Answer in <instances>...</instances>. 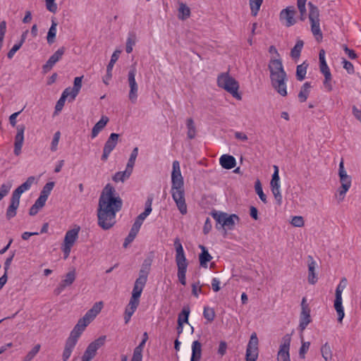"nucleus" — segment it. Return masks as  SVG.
<instances>
[{"label": "nucleus", "instance_id": "f257e3e1", "mask_svg": "<svg viewBox=\"0 0 361 361\" xmlns=\"http://www.w3.org/2000/svg\"><path fill=\"white\" fill-rule=\"evenodd\" d=\"M122 200L115 188L107 184L99 200L97 209L98 224L104 230L111 228L116 224V214L121 209Z\"/></svg>", "mask_w": 361, "mask_h": 361}, {"label": "nucleus", "instance_id": "f03ea898", "mask_svg": "<svg viewBox=\"0 0 361 361\" xmlns=\"http://www.w3.org/2000/svg\"><path fill=\"white\" fill-rule=\"evenodd\" d=\"M171 183V195L173 200L176 202L179 212L184 215L187 214L188 209L185 198L183 178L181 175L180 164L178 161L173 162Z\"/></svg>", "mask_w": 361, "mask_h": 361}, {"label": "nucleus", "instance_id": "7ed1b4c3", "mask_svg": "<svg viewBox=\"0 0 361 361\" xmlns=\"http://www.w3.org/2000/svg\"><path fill=\"white\" fill-rule=\"evenodd\" d=\"M270 80L273 88L282 97H286L287 92V75L284 71L281 59L280 58H271L269 65Z\"/></svg>", "mask_w": 361, "mask_h": 361}, {"label": "nucleus", "instance_id": "20e7f679", "mask_svg": "<svg viewBox=\"0 0 361 361\" xmlns=\"http://www.w3.org/2000/svg\"><path fill=\"white\" fill-rule=\"evenodd\" d=\"M35 178L30 176L26 181L18 186L13 192L11 198V204L6 210V218L10 219L16 215V210L20 204V198L21 195L26 190H28L35 183Z\"/></svg>", "mask_w": 361, "mask_h": 361}, {"label": "nucleus", "instance_id": "39448f33", "mask_svg": "<svg viewBox=\"0 0 361 361\" xmlns=\"http://www.w3.org/2000/svg\"><path fill=\"white\" fill-rule=\"evenodd\" d=\"M174 247L176 250L175 260L177 265V276L178 281L183 286L186 285V271L188 266V262L185 257L183 245L179 238L174 240Z\"/></svg>", "mask_w": 361, "mask_h": 361}, {"label": "nucleus", "instance_id": "423d86ee", "mask_svg": "<svg viewBox=\"0 0 361 361\" xmlns=\"http://www.w3.org/2000/svg\"><path fill=\"white\" fill-rule=\"evenodd\" d=\"M338 176L341 185L335 194V197L338 202H341L343 201L346 192L351 187L352 182L350 176L347 174L344 169L343 161L339 164Z\"/></svg>", "mask_w": 361, "mask_h": 361}, {"label": "nucleus", "instance_id": "0eeeda50", "mask_svg": "<svg viewBox=\"0 0 361 361\" xmlns=\"http://www.w3.org/2000/svg\"><path fill=\"white\" fill-rule=\"evenodd\" d=\"M218 86L224 89L231 93L233 97L240 99L241 97L238 92V82L231 77L228 73H221L217 78Z\"/></svg>", "mask_w": 361, "mask_h": 361}, {"label": "nucleus", "instance_id": "6e6552de", "mask_svg": "<svg viewBox=\"0 0 361 361\" xmlns=\"http://www.w3.org/2000/svg\"><path fill=\"white\" fill-rule=\"evenodd\" d=\"M310 8L309 19L311 23V31L317 41L322 39V32L319 24V13L317 7L314 6L311 2L308 4Z\"/></svg>", "mask_w": 361, "mask_h": 361}, {"label": "nucleus", "instance_id": "1a4fd4ad", "mask_svg": "<svg viewBox=\"0 0 361 361\" xmlns=\"http://www.w3.org/2000/svg\"><path fill=\"white\" fill-rule=\"evenodd\" d=\"M80 230V226H75L66 233L62 245V251L64 254L65 259L68 258L69 256L72 247L78 238Z\"/></svg>", "mask_w": 361, "mask_h": 361}, {"label": "nucleus", "instance_id": "9d476101", "mask_svg": "<svg viewBox=\"0 0 361 361\" xmlns=\"http://www.w3.org/2000/svg\"><path fill=\"white\" fill-rule=\"evenodd\" d=\"M106 338V336H102L91 342L82 356V361H91L96 356L98 349L104 345Z\"/></svg>", "mask_w": 361, "mask_h": 361}, {"label": "nucleus", "instance_id": "9b49d317", "mask_svg": "<svg viewBox=\"0 0 361 361\" xmlns=\"http://www.w3.org/2000/svg\"><path fill=\"white\" fill-rule=\"evenodd\" d=\"M319 68L320 71L324 75V86L327 92H331L333 89L331 85V74L330 69L326 62L325 59V51L324 49H321L319 54Z\"/></svg>", "mask_w": 361, "mask_h": 361}, {"label": "nucleus", "instance_id": "f8f14e48", "mask_svg": "<svg viewBox=\"0 0 361 361\" xmlns=\"http://www.w3.org/2000/svg\"><path fill=\"white\" fill-rule=\"evenodd\" d=\"M310 312L311 310L307 302V299L306 298H303L301 301V312L300 314L299 323V329L301 332L312 322Z\"/></svg>", "mask_w": 361, "mask_h": 361}, {"label": "nucleus", "instance_id": "ddd939ff", "mask_svg": "<svg viewBox=\"0 0 361 361\" xmlns=\"http://www.w3.org/2000/svg\"><path fill=\"white\" fill-rule=\"evenodd\" d=\"M136 68L131 66L128 75V81L130 86L129 99L132 103H135L137 98L138 86L135 81Z\"/></svg>", "mask_w": 361, "mask_h": 361}, {"label": "nucleus", "instance_id": "4468645a", "mask_svg": "<svg viewBox=\"0 0 361 361\" xmlns=\"http://www.w3.org/2000/svg\"><path fill=\"white\" fill-rule=\"evenodd\" d=\"M212 216L216 221L221 225V227L231 229L235 224L234 219H238L235 214L228 216L226 213H212Z\"/></svg>", "mask_w": 361, "mask_h": 361}, {"label": "nucleus", "instance_id": "2eb2a0df", "mask_svg": "<svg viewBox=\"0 0 361 361\" xmlns=\"http://www.w3.org/2000/svg\"><path fill=\"white\" fill-rule=\"evenodd\" d=\"M75 279L76 271L75 269H73L65 274L58 286L54 289V293L57 295H59L66 288L71 286Z\"/></svg>", "mask_w": 361, "mask_h": 361}, {"label": "nucleus", "instance_id": "dca6fc26", "mask_svg": "<svg viewBox=\"0 0 361 361\" xmlns=\"http://www.w3.org/2000/svg\"><path fill=\"white\" fill-rule=\"evenodd\" d=\"M119 135L117 133H111L104 144L103 149V154L102 155V159L103 161H106L110 153L114 150L116 147L118 140Z\"/></svg>", "mask_w": 361, "mask_h": 361}, {"label": "nucleus", "instance_id": "f3484780", "mask_svg": "<svg viewBox=\"0 0 361 361\" xmlns=\"http://www.w3.org/2000/svg\"><path fill=\"white\" fill-rule=\"evenodd\" d=\"M295 10L294 7L289 6L283 9L280 13V20L286 26L290 27L295 23L294 18Z\"/></svg>", "mask_w": 361, "mask_h": 361}, {"label": "nucleus", "instance_id": "a211bd4d", "mask_svg": "<svg viewBox=\"0 0 361 361\" xmlns=\"http://www.w3.org/2000/svg\"><path fill=\"white\" fill-rule=\"evenodd\" d=\"M65 52V48L61 47L56 52H54L42 66L44 73H47L51 70L53 66L62 58Z\"/></svg>", "mask_w": 361, "mask_h": 361}, {"label": "nucleus", "instance_id": "6ab92c4d", "mask_svg": "<svg viewBox=\"0 0 361 361\" xmlns=\"http://www.w3.org/2000/svg\"><path fill=\"white\" fill-rule=\"evenodd\" d=\"M290 343V338L283 339V342L280 345V349L278 352L277 361H290L289 354Z\"/></svg>", "mask_w": 361, "mask_h": 361}, {"label": "nucleus", "instance_id": "aec40b11", "mask_svg": "<svg viewBox=\"0 0 361 361\" xmlns=\"http://www.w3.org/2000/svg\"><path fill=\"white\" fill-rule=\"evenodd\" d=\"M259 341L255 332L250 338V361H257L259 356Z\"/></svg>", "mask_w": 361, "mask_h": 361}, {"label": "nucleus", "instance_id": "412c9836", "mask_svg": "<svg viewBox=\"0 0 361 361\" xmlns=\"http://www.w3.org/2000/svg\"><path fill=\"white\" fill-rule=\"evenodd\" d=\"M25 126L21 125L17 126V134L15 137L14 154L18 156L20 154L21 148L24 141Z\"/></svg>", "mask_w": 361, "mask_h": 361}, {"label": "nucleus", "instance_id": "4be33fe9", "mask_svg": "<svg viewBox=\"0 0 361 361\" xmlns=\"http://www.w3.org/2000/svg\"><path fill=\"white\" fill-rule=\"evenodd\" d=\"M77 343L78 341H75V339L71 338L69 337L67 338L65 343V346L62 354L63 361H67L70 358Z\"/></svg>", "mask_w": 361, "mask_h": 361}, {"label": "nucleus", "instance_id": "5701e85b", "mask_svg": "<svg viewBox=\"0 0 361 361\" xmlns=\"http://www.w3.org/2000/svg\"><path fill=\"white\" fill-rule=\"evenodd\" d=\"M271 191L279 205L282 204V195L281 192V183L280 181L271 180L270 181Z\"/></svg>", "mask_w": 361, "mask_h": 361}, {"label": "nucleus", "instance_id": "b1692460", "mask_svg": "<svg viewBox=\"0 0 361 361\" xmlns=\"http://www.w3.org/2000/svg\"><path fill=\"white\" fill-rule=\"evenodd\" d=\"M310 261L308 262V277L307 280L309 283L314 285L317 281V276L315 273V269L317 266L316 262L312 257H309Z\"/></svg>", "mask_w": 361, "mask_h": 361}, {"label": "nucleus", "instance_id": "393cba45", "mask_svg": "<svg viewBox=\"0 0 361 361\" xmlns=\"http://www.w3.org/2000/svg\"><path fill=\"white\" fill-rule=\"evenodd\" d=\"M219 163L224 169H231L235 167L236 161L233 156L224 154L220 157Z\"/></svg>", "mask_w": 361, "mask_h": 361}, {"label": "nucleus", "instance_id": "a878e982", "mask_svg": "<svg viewBox=\"0 0 361 361\" xmlns=\"http://www.w3.org/2000/svg\"><path fill=\"white\" fill-rule=\"evenodd\" d=\"M87 326V325L86 324L79 319L68 337L78 341V338H80L82 333L85 331Z\"/></svg>", "mask_w": 361, "mask_h": 361}, {"label": "nucleus", "instance_id": "bb28decb", "mask_svg": "<svg viewBox=\"0 0 361 361\" xmlns=\"http://www.w3.org/2000/svg\"><path fill=\"white\" fill-rule=\"evenodd\" d=\"M109 122V118L106 116H103L101 119L94 126L91 133L92 138L96 137L100 131H102L107 123Z\"/></svg>", "mask_w": 361, "mask_h": 361}, {"label": "nucleus", "instance_id": "cd10ccee", "mask_svg": "<svg viewBox=\"0 0 361 361\" xmlns=\"http://www.w3.org/2000/svg\"><path fill=\"white\" fill-rule=\"evenodd\" d=\"M202 356V344L198 341H195L192 344V356L190 361H200Z\"/></svg>", "mask_w": 361, "mask_h": 361}, {"label": "nucleus", "instance_id": "c85d7f7f", "mask_svg": "<svg viewBox=\"0 0 361 361\" xmlns=\"http://www.w3.org/2000/svg\"><path fill=\"white\" fill-rule=\"evenodd\" d=\"M199 247L202 250V252L199 256L200 266L207 268V263L212 260V257L204 245H200Z\"/></svg>", "mask_w": 361, "mask_h": 361}, {"label": "nucleus", "instance_id": "c756f323", "mask_svg": "<svg viewBox=\"0 0 361 361\" xmlns=\"http://www.w3.org/2000/svg\"><path fill=\"white\" fill-rule=\"evenodd\" d=\"M47 200V199L44 197V196L39 195V197L35 201V204L30 209V215L34 216L37 214L39 210L44 206Z\"/></svg>", "mask_w": 361, "mask_h": 361}, {"label": "nucleus", "instance_id": "7c9ffc66", "mask_svg": "<svg viewBox=\"0 0 361 361\" xmlns=\"http://www.w3.org/2000/svg\"><path fill=\"white\" fill-rule=\"evenodd\" d=\"M190 314V308L188 307H184L182 312L178 314V334L180 335L183 332V322H182V316H184V322L188 323V316Z\"/></svg>", "mask_w": 361, "mask_h": 361}, {"label": "nucleus", "instance_id": "2f4dec72", "mask_svg": "<svg viewBox=\"0 0 361 361\" xmlns=\"http://www.w3.org/2000/svg\"><path fill=\"white\" fill-rule=\"evenodd\" d=\"M140 225H139L138 223H134V224L133 225L131 229H130V231L128 234V235L126 237V238L125 239V242L123 243V247H126L128 244H130L135 238V236L137 235L140 228Z\"/></svg>", "mask_w": 361, "mask_h": 361}, {"label": "nucleus", "instance_id": "473e14b6", "mask_svg": "<svg viewBox=\"0 0 361 361\" xmlns=\"http://www.w3.org/2000/svg\"><path fill=\"white\" fill-rule=\"evenodd\" d=\"M178 17L180 20H185L188 19L191 14L190 8L184 3H179V7L178 9Z\"/></svg>", "mask_w": 361, "mask_h": 361}, {"label": "nucleus", "instance_id": "72a5a7b5", "mask_svg": "<svg viewBox=\"0 0 361 361\" xmlns=\"http://www.w3.org/2000/svg\"><path fill=\"white\" fill-rule=\"evenodd\" d=\"M311 85L310 82H306L303 84V85L301 87V89L300 90V92L298 94V99L300 102H305L310 92Z\"/></svg>", "mask_w": 361, "mask_h": 361}, {"label": "nucleus", "instance_id": "f704fd0d", "mask_svg": "<svg viewBox=\"0 0 361 361\" xmlns=\"http://www.w3.org/2000/svg\"><path fill=\"white\" fill-rule=\"evenodd\" d=\"M120 53H121V51L116 50L111 55L110 62H109V65L107 66V68H106V80H109L111 78V71H112L113 67L114 66V63L117 61Z\"/></svg>", "mask_w": 361, "mask_h": 361}, {"label": "nucleus", "instance_id": "c9c22d12", "mask_svg": "<svg viewBox=\"0 0 361 361\" xmlns=\"http://www.w3.org/2000/svg\"><path fill=\"white\" fill-rule=\"evenodd\" d=\"M56 27L57 23L53 19L51 20V25L48 31L47 36V42L49 44H51L55 42V38L56 35Z\"/></svg>", "mask_w": 361, "mask_h": 361}, {"label": "nucleus", "instance_id": "e433bc0d", "mask_svg": "<svg viewBox=\"0 0 361 361\" xmlns=\"http://www.w3.org/2000/svg\"><path fill=\"white\" fill-rule=\"evenodd\" d=\"M322 357L325 361H332V351L328 343L324 344L320 349Z\"/></svg>", "mask_w": 361, "mask_h": 361}, {"label": "nucleus", "instance_id": "4c0bfd02", "mask_svg": "<svg viewBox=\"0 0 361 361\" xmlns=\"http://www.w3.org/2000/svg\"><path fill=\"white\" fill-rule=\"evenodd\" d=\"M334 307L338 316V320L339 322H341L345 315L342 305V298H336L334 301Z\"/></svg>", "mask_w": 361, "mask_h": 361}, {"label": "nucleus", "instance_id": "58836bf2", "mask_svg": "<svg viewBox=\"0 0 361 361\" xmlns=\"http://www.w3.org/2000/svg\"><path fill=\"white\" fill-rule=\"evenodd\" d=\"M146 283L135 280L132 292V296L140 298Z\"/></svg>", "mask_w": 361, "mask_h": 361}, {"label": "nucleus", "instance_id": "ea45409f", "mask_svg": "<svg viewBox=\"0 0 361 361\" xmlns=\"http://www.w3.org/2000/svg\"><path fill=\"white\" fill-rule=\"evenodd\" d=\"M303 44H304V43L302 40L297 41L295 45L291 49V51H290V56L293 59L297 60L299 59V57L300 56L301 51L303 47Z\"/></svg>", "mask_w": 361, "mask_h": 361}, {"label": "nucleus", "instance_id": "a19ab883", "mask_svg": "<svg viewBox=\"0 0 361 361\" xmlns=\"http://www.w3.org/2000/svg\"><path fill=\"white\" fill-rule=\"evenodd\" d=\"M307 64L304 62L300 65H298L296 68V77L300 81L305 79L307 73Z\"/></svg>", "mask_w": 361, "mask_h": 361}, {"label": "nucleus", "instance_id": "79ce46f5", "mask_svg": "<svg viewBox=\"0 0 361 361\" xmlns=\"http://www.w3.org/2000/svg\"><path fill=\"white\" fill-rule=\"evenodd\" d=\"M186 125L188 128V137L189 139H193L196 135V128L192 118H188L186 121Z\"/></svg>", "mask_w": 361, "mask_h": 361}, {"label": "nucleus", "instance_id": "37998d69", "mask_svg": "<svg viewBox=\"0 0 361 361\" xmlns=\"http://www.w3.org/2000/svg\"><path fill=\"white\" fill-rule=\"evenodd\" d=\"M255 190L262 202L266 204L267 202V196L263 192L262 186L259 179L255 183Z\"/></svg>", "mask_w": 361, "mask_h": 361}, {"label": "nucleus", "instance_id": "c03bdc74", "mask_svg": "<svg viewBox=\"0 0 361 361\" xmlns=\"http://www.w3.org/2000/svg\"><path fill=\"white\" fill-rule=\"evenodd\" d=\"M263 3V0H250V7L252 15L256 16Z\"/></svg>", "mask_w": 361, "mask_h": 361}, {"label": "nucleus", "instance_id": "a18cd8bd", "mask_svg": "<svg viewBox=\"0 0 361 361\" xmlns=\"http://www.w3.org/2000/svg\"><path fill=\"white\" fill-rule=\"evenodd\" d=\"M130 173H129V171H119L117 172L113 177V180L115 182L121 181L123 182L125 180L128 179L130 176Z\"/></svg>", "mask_w": 361, "mask_h": 361}, {"label": "nucleus", "instance_id": "49530a36", "mask_svg": "<svg viewBox=\"0 0 361 361\" xmlns=\"http://www.w3.org/2000/svg\"><path fill=\"white\" fill-rule=\"evenodd\" d=\"M41 345L39 344L35 345L31 350H30L25 356L23 361H31L34 357L39 353Z\"/></svg>", "mask_w": 361, "mask_h": 361}, {"label": "nucleus", "instance_id": "de8ad7c7", "mask_svg": "<svg viewBox=\"0 0 361 361\" xmlns=\"http://www.w3.org/2000/svg\"><path fill=\"white\" fill-rule=\"evenodd\" d=\"M104 306V303L102 301L95 302L91 309L87 312L91 314L93 317H96L97 315L101 312Z\"/></svg>", "mask_w": 361, "mask_h": 361}, {"label": "nucleus", "instance_id": "09e8293b", "mask_svg": "<svg viewBox=\"0 0 361 361\" xmlns=\"http://www.w3.org/2000/svg\"><path fill=\"white\" fill-rule=\"evenodd\" d=\"M307 0H298V8L300 14V20L304 21L306 19V4Z\"/></svg>", "mask_w": 361, "mask_h": 361}, {"label": "nucleus", "instance_id": "8fccbe9b", "mask_svg": "<svg viewBox=\"0 0 361 361\" xmlns=\"http://www.w3.org/2000/svg\"><path fill=\"white\" fill-rule=\"evenodd\" d=\"M54 186V182H49V183H46L40 192V195L44 196V197L47 199L49 194L51 193V190H53Z\"/></svg>", "mask_w": 361, "mask_h": 361}, {"label": "nucleus", "instance_id": "3c124183", "mask_svg": "<svg viewBox=\"0 0 361 361\" xmlns=\"http://www.w3.org/2000/svg\"><path fill=\"white\" fill-rule=\"evenodd\" d=\"M135 44V35H130L126 41V51L128 54H130L133 51V47Z\"/></svg>", "mask_w": 361, "mask_h": 361}, {"label": "nucleus", "instance_id": "603ef678", "mask_svg": "<svg viewBox=\"0 0 361 361\" xmlns=\"http://www.w3.org/2000/svg\"><path fill=\"white\" fill-rule=\"evenodd\" d=\"M347 280L342 279L336 289V298H342V293L346 286Z\"/></svg>", "mask_w": 361, "mask_h": 361}, {"label": "nucleus", "instance_id": "864d4df0", "mask_svg": "<svg viewBox=\"0 0 361 361\" xmlns=\"http://www.w3.org/2000/svg\"><path fill=\"white\" fill-rule=\"evenodd\" d=\"M204 318L209 322H212L215 317V312L214 309L209 307H204L203 312Z\"/></svg>", "mask_w": 361, "mask_h": 361}, {"label": "nucleus", "instance_id": "5fc2aeb1", "mask_svg": "<svg viewBox=\"0 0 361 361\" xmlns=\"http://www.w3.org/2000/svg\"><path fill=\"white\" fill-rule=\"evenodd\" d=\"M12 187V184L11 183H4L1 185L0 188V200H2L10 191Z\"/></svg>", "mask_w": 361, "mask_h": 361}, {"label": "nucleus", "instance_id": "6e6d98bb", "mask_svg": "<svg viewBox=\"0 0 361 361\" xmlns=\"http://www.w3.org/2000/svg\"><path fill=\"white\" fill-rule=\"evenodd\" d=\"M82 76L81 77H76L74 79V85H73V94L74 95H78L79 92H80V90L82 87Z\"/></svg>", "mask_w": 361, "mask_h": 361}, {"label": "nucleus", "instance_id": "4d7b16f0", "mask_svg": "<svg viewBox=\"0 0 361 361\" xmlns=\"http://www.w3.org/2000/svg\"><path fill=\"white\" fill-rule=\"evenodd\" d=\"M60 137L61 133L59 131H57L54 133L50 147V149L52 152H56L57 150V146L59 142Z\"/></svg>", "mask_w": 361, "mask_h": 361}, {"label": "nucleus", "instance_id": "13d9d810", "mask_svg": "<svg viewBox=\"0 0 361 361\" xmlns=\"http://www.w3.org/2000/svg\"><path fill=\"white\" fill-rule=\"evenodd\" d=\"M152 208L146 207L145 211L141 213L135 220V223H138L139 225H142V221L145 219V218L151 213Z\"/></svg>", "mask_w": 361, "mask_h": 361}, {"label": "nucleus", "instance_id": "bf43d9fd", "mask_svg": "<svg viewBox=\"0 0 361 361\" xmlns=\"http://www.w3.org/2000/svg\"><path fill=\"white\" fill-rule=\"evenodd\" d=\"M46 3V8L47 9L53 13H55L57 11V5L55 4V0H45Z\"/></svg>", "mask_w": 361, "mask_h": 361}, {"label": "nucleus", "instance_id": "052dcab7", "mask_svg": "<svg viewBox=\"0 0 361 361\" xmlns=\"http://www.w3.org/2000/svg\"><path fill=\"white\" fill-rule=\"evenodd\" d=\"M291 224L295 227H302L304 226L303 218L300 216H293L290 221Z\"/></svg>", "mask_w": 361, "mask_h": 361}, {"label": "nucleus", "instance_id": "680f3d73", "mask_svg": "<svg viewBox=\"0 0 361 361\" xmlns=\"http://www.w3.org/2000/svg\"><path fill=\"white\" fill-rule=\"evenodd\" d=\"M148 273H149V271H148L147 268H146V269L142 268L140 270L139 277L136 280H138L140 281H141V280H142V282L147 283Z\"/></svg>", "mask_w": 361, "mask_h": 361}, {"label": "nucleus", "instance_id": "e2e57ef3", "mask_svg": "<svg viewBox=\"0 0 361 361\" xmlns=\"http://www.w3.org/2000/svg\"><path fill=\"white\" fill-rule=\"evenodd\" d=\"M135 310H134L133 308L132 307H130L127 305V307H126V310H125V313H124V319H125V323L127 324L132 315L133 314V313L135 312Z\"/></svg>", "mask_w": 361, "mask_h": 361}, {"label": "nucleus", "instance_id": "0e129e2a", "mask_svg": "<svg viewBox=\"0 0 361 361\" xmlns=\"http://www.w3.org/2000/svg\"><path fill=\"white\" fill-rule=\"evenodd\" d=\"M310 346V342H302V345H301V347L300 348V352H299L300 356L302 358L305 357V355L307 352V350H309Z\"/></svg>", "mask_w": 361, "mask_h": 361}, {"label": "nucleus", "instance_id": "69168bd1", "mask_svg": "<svg viewBox=\"0 0 361 361\" xmlns=\"http://www.w3.org/2000/svg\"><path fill=\"white\" fill-rule=\"evenodd\" d=\"M23 45V42H20L18 44H16L13 45V47L11 48V49L8 52L7 56L8 59H12L14 56L15 53L20 49V48Z\"/></svg>", "mask_w": 361, "mask_h": 361}, {"label": "nucleus", "instance_id": "338daca9", "mask_svg": "<svg viewBox=\"0 0 361 361\" xmlns=\"http://www.w3.org/2000/svg\"><path fill=\"white\" fill-rule=\"evenodd\" d=\"M342 63L343 65V68L347 71V72L348 73L351 74V73H354V67H353V65L352 64V63H350V61H348L345 59H343Z\"/></svg>", "mask_w": 361, "mask_h": 361}, {"label": "nucleus", "instance_id": "774afa93", "mask_svg": "<svg viewBox=\"0 0 361 361\" xmlns=\"http://www.w3.org/2000/svg\"><path fill=\"white\" fill-rule=\"evenodd\" d=\"M345 53L348 55V56L350 59H355L357 58V54L353 49H350L346 45L343 44L342 46Z\"/></svg>", "mask_w": 361, "mask_h": 361}]
</instances>
